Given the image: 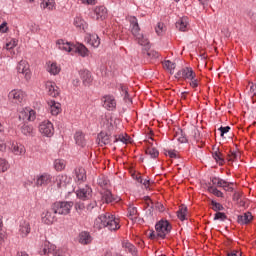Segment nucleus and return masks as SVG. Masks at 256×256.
<instances>
[{
    "label": "nucleus",
    "instance_id": "3",
    "mask_svg": "<svg viewBox=\"0 0 256 256\" xmlns=\"http://www.w3.org/2000/svg\"><path fill=\"white\" fill-rule=\"evenodd\" d=\"M52 209L58 215H69L73 209V202H56L52 205Z\"/></svg>",
    "mask_w": 256,
    "mask_h": 256
},
{
    "label": "nucleus",
    "instance_id": "4",
    "mask_svg": "<svg viewBox=\"0 0 256 256\" xmlns=\"http://www.w3.org/2000/svg\"><path fill=\"white\" fill-rule=\"evenodd\" d=\"M155 230L160 239H165L171 233V224L167 220H161L155 225Z\"/></svg>",
    "mask_w": 256,
    "mask_h": 256
},
{
    "label": "nucleus",
    "instance_id": "15",
    "mask_svg": "<svg viewBox=\"0 0 256 256\" xmlns=\"http://www.w3.org/2000/svg\"><path fill=\"white\" fill-rule=\"evenodd\" d=\"M193 77H197V74L193 71V68H183L182 70L178 71L176 73V78L177 79H193Z\"/></svg>",
    "mask_w": 256,
    "mask_h": 256
},
{
    "label": "nucleus",
    "instance_id": "49",
    "mask_svg": "<svg viewBox=\"0 0 256 256\" xmlns=\"http://www.w3.org/2000/svg\"><path fill=\"white\" fill-rule=\"evenodd\" d=\"M138 183H141L142 185H144L145 189H149V185H151V181H149L148 179H143L141 178V176L136 178Z\"/></svg>",
    "mask_w": 256,
    "mask_h": 256
},
{
    "label": "nucleus",
    "instance_id": "40",
    "mask_svg": "<svg viewBox=\"0 0 256 256\" xmlns=\"http://www.w3.org/2000/svg\"><path fill=\"white\" fill-rule=\"evenodd\" d=\"M128 217L131 221H135L137 217H139V213L137 212V208L133 206L128 207Z\"/></svg>",
    "mask_w": 256,
    "mask_h": 256
},
{
    "label": "nucleus",
    "instance_id": "62",
    "mask_svg": "<svg viewBox=\"0 0 256 256\" xmlns=\"http://www.w3.org/2000/svg\"><path fill=\"white\" fill-rule=\"evenodd\" d=\"M148 57H154V59H157L159 57V53L156 51H150L147 53Z\"/></svg>",
    "mask_w": 256,
    "mask_h": 256
},
{
    "label": "nucleus",
    "instance_id": "45",
    "mask_svg": "<svg viewBox=\"0 0 256 256\" xmlns=\"http://www.w3.org/2000/svg\"><path fill=\"white\" fill-rule=\"evenodd\" d=\"M117 141H121L122 143H129V136L123 134L115 136L114 143H117Z\"/></svg>",
    "mask_w": 256,
    "mask_h": 256
},
{
    "label": "nucleus",
    "instance_id": "16",
    "mask_svg": "<svg viewBox=\"0 0 256 256\" xmlns=\"http://www.w3.org/2000/svg\"><path fill=\"white\" fill-rule=\"evenodd\" d=\"M36 117L35 110L31 108H25L19 114V119H22V121H33Z\"/></svg>",
    "mask_w": 256,
    "mask_h": 256
},
{
    "label": "nucleus",
    "instance_id": "30",
    "mask_svg": "<svg viewBox=\"0 0 256 256\" xmlns=\"http://www.w3.org/2000/svg\"><path fill=\"white\" fill-rule=\"evenodd\" d=\"M47 71L50 75H59V73H61V66L56 62L48 63Z\"/></svg>",
    "mask_w": 256,
    "mask_h": 256
},
{
    "label": "nucleus",
    "instance_id": "29",
    "mask_svg": "<svg viewBox=\"0 0 256 256\" xmlns=\"http://www.w3.org/2000/svg\"><path fill=\"white\" fill-rule=\"evenodd\" d=\"M212 157L218 165L225 164V159L223 158V154L219 151V148H213Z\"/></svg>",
    "mask_w": 256,
    "mask_h": 256
},
{
    "label": "nucleus",
    "instance_id": "31",
    "mask_svg": "<svg viewBox=\"0 0 256 256\" xmlns=\"http://www.w3.org/2000/svg\"><path fill=\"white\" fill-rule=\"evenodd\" d=\"M74 139L76 141V144L80 147H85V145H87V141L85 140V135L83 134V132H76L74 135Z\"/></svg>",
    "mask_w": 256,
    "mask_h": 256
},
{
    "label": "nucleus",
    "instance_id": "44",
    "mask_svg": "<svg viewBox=\"0 0 256 256\" xmlns=\"http://www.w3.org/2000/svg\"><path fill=\"white\" fill-rule=\"evenodd\" d=\"M21 132L23 133V135H33V126H29L27 124H24L21 127Z\"/></svg>",
    "mask_w": 256,
    "mask_h": 256
},
{
    "label": "nucleus",
    "instance_id": "48",
    "mask_svg": "<svg viewBox=\"0 0 256 256\" xmlns=\"http://www.w3.org/2000/svg\"><path fill=\"white\" fill-rule=\"evenodd\" d=\"M157 35H163L165 33V24L159 22L155 28Z\"/></svg>",
    "mask_w": 256,
    "mask_h": 256
},
{
    "label": "nucleus",
    "instance_id": "28",
    "mask_svg": "<svg viewBox=\"0 0 256 256\" xmlns=\"http://www.w3.org/2000/svg\"><path fill=\"white\" fill-rule=\"evenodd\" d=\"M91 241H93V238L89 232L84 231L79 234V243H81V245H89Z\"/></svg>",
    "mask_w": 256,
    "mask_h": 256
},
{
    "label": "nucleus",
    "instance_id": "32",
    "mask_svg": "<svg viewBox=\"0 0 256 256\" xmlns=\"http://www.w3.org/2000/svg\"><path fill=\"white\" fill-rule=\"evenodd\" d=\"M101 195L103 203H113V201H117L109 190L104 191Z\"/></svg>",
    "mask_w": 256,
    "mask_h": 256
},
{
    "label": "nucleus",
    "instance_id": "14",
    "mask_svg": "<svg viewBox=\"0 0 256 256\" xmlns=\"http://www.w3.org/2000/svg\"><path fill=\"white\" fill-rule=\"evenodd\" d=\"M74 45L75 44L63 39H59L56 41L57 49H59L60 51H64L65 53H71V55H73Z\"/></svg>",
    "mask_w": 256,
    "mask_h": 256
},
{
    "label": "nucleus",
    "instance_id": "51",
    "mask_svg": "<svg viewBox=\"0 0 256 256\" xmlns=\"http://www.w3.org/2000/svg\"><path fill=\"white\" fill-rule=\"evenodd\" d=\"M227 219V215L223 212H217L214 216V221H225Z\"/></svg>",
    "mask_w": 256,
    "mask_h": 256
},
{
    "label": "nucleus",
    "instance_id": "33",
    "mask_svg": "<svg viewBox=\"0 0 256 256\" xmlns=\"http://www.w3.org/2000/svg\"><path fill=\"white\" fill-rule=\"evenodd\" d=\"M40 7L42 9H48V11H53L55 9V0H43Z\"/></svg>",
    "mask_w": 256,
    "mask_h": 256
},
{
    "label": "nucleus",
    "instance_id": "60",
    "mask_svg": "<svg viewBox=\"0 0 256 256\" xmlns=\"http://www.w3.org/2000/svg\"><path fill=\"white\" fill-rule=\"evenodd\" d=\"M155 208L158 210V211H160V213H163V211H165V206H163V204H161V203H156V205H155Z\"/></svg>",
    "mask_w": 256,
    "mask_h": 256
},
{
    "label": "nucleus",
    "instance_id": "34",
    "mask_svg": "<svg viewBox=\"0 0 256 256\" xmlns=\"http://www.w3.org/2000/svg\"><path fill=\"white\" fill-rule=\"evenodd\" d=\"M122 247L125 249V251H128V253H131L132 255H135L136 248L129 240H124L122 242Z\"/></svg>",
    "mask_w": 256,
    "mask_h": 256
},
{
    "label": "nucleus",
    "instance_id": "5",
    "mask_svg": "<svg viewBox=\"0 0 256 256\" xmlns=\"http://www.w3.org/2000/svg\"><path fill=\"white\" fill-rule=\"evenodd\" d=\"M25 97H27L25 92L23 90H19V89H14V90L10 91L8 94V100L11 103H15L16 105H21L22 103H24Z\"/></svg>",
    "mask_w": 256,
    "mask_h": 256
},
{
    "label": "nucleus",
    "instance_id": "54",
    "mask_svg": "<svg viewBox=\"0 0 256 256\" xmlns=\"http://www.w3.org/2000/svg\"><path fill=\"white\" fill-rule=\"evenodd\" d=\"M190 87H192V89H197V87H199V80L195 77H192L190 80Z\"/></svg>",
    "mask_w": 256,
    "mask_h": 256
},
{
    "label": "nucleus",
    "instance_id": "26",
    "mask_svg": "<svg viewBox=\"0 0 256 256\" xmlns=\"http://www.w3.org/2000/svg\"><path fill=\"white\" fill-rule=\"evenodd\" d=\"M253 221V214L251 212H246L238 216V223L240 225H249Z\"/></svg>",
    "mask_w": 256,
    "mask_h": 256
},
{
    "label": "nucleus",
    "instance_id": "10",
    "mask_svg": "<svg viewBox=\"0 0 256 256\" xmlns=\"http://www.w3.org/2000/svg\"><path fill=\"white\" fill-rule=\"evenodd\" d=\"M55 210H46L41 215L42 223L45 225H53L57 221V217L55 216Z\"/></svg>",
    "mask_w": 256,
    "mask_h": 256
},
{
    "label": "nucleus",
    "instance_id": "13",
    "mask_svg": "<svg viewBox=\"0 0 256 256\" xmlns=\"http://www.w3.org/2000/svg\"><path fill=\"white\" fill-rule=\"evenodd\" d=\"M29 233H31V223L27 220L21 221L18 227V235L22 239H25L26 237H29Z\"/></svg>",
    "mask_w": 256,
    "mask_h": 256
},
{
    "label": "nucleus",
    "instance_id": "11",
    "mask_svg": "<svg viewBox=\"0 0 256 256\" xmlns=\"http://www.w3.org/2000/svg\"><path fill=\"white\" fill-rule=\"evenodd\" d=\"M211 182L216 187H222V189H224V191H228L230 193H233V183L227 182V181H225L221 178H217V177H213L211 179Z\"/></svg>",
    "mask_w": 256,
    "mask_h": 256
},
{
    "label": "nucleus",
    "instance_id": "1",
    "mask_svg": "<svg viewBox=\"0 0 256 256\" xmlns=\"http://www.w3.org/2000/svg\"><path fill=\"white\" fill-rule=\"evenodd\" d=\"M94 226L96 229H103V227H107L109 231H117V229L121 228L119 224V218L115 216L105 213L98 216L94 222Z\"/></svg>",
    "mask_w": 256,
    "mask_h": 256
},
{
    "label": "nucleus",
    "instance_id": "37",
    "mask_svg": "<svg viewBox=\"0 0 256 256\" xmlns=\"http://www.w3.org/2000/svg\"><path fill=\"white\" fill-rule=\"evenodd\" d=\"M146 155H149L151 159H157V157H159V150H157V148H155L154 146H149L146 149Z\"/></svg>",
    "mask_w": 256,
    "mask_h": 256
},
{
    "label": "nucleus",
    "instance_id": "7",
    "mask_svg": "<svg viewBox=\"0 0 256 256\" xmlns=\"http://www.w3.org/2000/svg\"><path fill=\"white\" fill-rule=\"evenodd\" d=\"M53 182V176L49 173H42L36 176L35 185L36 187H47Z\"/></svg>",
    "mask_w": 256,
    "mask_h": 256
},
{
    "label": "nucleus",
    "instance_id": "39",
    "mask_svg": "<svg viewBox=\"0 0 256 256\" xmlns=\"http://www.w3.org/2000/svg\"><path fill=\"white\" fill-rule=\"evenodd\" d=\"M188 25L189 23L187 22V18H182L176 22V28L179 29V31H187Z\"/></svg>",
    "mask_w": 256,
    "mask_h": 256
},
{
    "label": "nucleus",
    "instance_id": "8",
    "mask_svg": "<svg viewBox=\"0 0 256 256\" xmlns=\"http://www.w3.org/2000/svg\"><path fill=\"white\" fill-rule=\"evenodd\" d=\"M39 132L44 137H53L55 133V128L53 127V123H51V121H43L39 125Z\"/></svg>",
    "mask_w": 256,
    "mask_h": 256
},
{
    "label": "nucleus",
    "instance_id": "6",
    "mask_svg": "<svg viewBox=\"0 0 256 256\" xmlns=\"http://www.w3.org/2000/svg\"><path fill=\"white\" fill-rule=\"evenodd\" d=\"M17 73L23 75L26 81L31 79V69L29 68V63L25 60H21L16 66Z\"/></svg>",
    "mask_w": 256,
    "mask_h": 256
},
{
    "label": "nucleus",
    "instance_id": "59",
    "mask_svg": "<svg viewBox=\"0 0 256 256\" xmlns=\"http://www.w3.org/2000/svg\"><path fill=\"white\" fill-rule=\"evenodd\" d=\"M149 239H159V235H157V231H151L148 235Z\"/></svg>",
    "mask_w": 256,
    "mask_h": 256
},
{
    "label": "nucleus",
    "instance_id": "25",
    "mask_svg": "<svg viewBox=\"0 0 256 256\" xmlns=\"http://www.w3.org/2000/svg\"><path fill=\"white\" fill-rule=\"evenodd\" d=\"M48 107L50 109L51 115L57 116L59 113H61V103L59 102H56L54 100H49Z\"/></svg>",
    "mask_w": 256,
    "mask_h": 256
},
{
    "label": "nucleus",
    "instance_id": "50",
    "mask_svg": "<svg viewBox=\"0 0 256 256\" xmlns=\"http://www.w3.org/2000/svg\"><path fill=\"white\" fill-rule=\"evenodd\" d=\"M239 157V153L235 151H230V153L227 156L228 161H237V158Z\"/></svg>",
    "mask_w": 256,
    "mask_h": 256
},
{
    "label": "nucleus",
    "instance_id": "55",
    "mask_svg": "<svg viewBox=\"0 0 256 256\" xmlns=\"http://www.w3.org/2000/svg\"><path fill=\"white\" fill-rule=\"evenodd\" d=\"M120 91H122L124 95V99H127L129 97V92L127 91V86L125 84H120L119 86Z\"/></svg>",
    "mask_w": 256,
    "mask_h": 256
},
{
    "label": "nucleus",
    "instance_id": "61",
    "mask_svg": "<svg viewBox=\"0 0 256 256\" xmlns=\"http://www.w3.org/2000/svg\"><path fill=\"white\" fill-rule=\"evenodd\" d=\"M241 192H235L233 195V200L237 201V203H239V200L241 199Z\"/></svg>",
    "mask_w": 256,
    "mask_h": 256
},
{
    "label": "nucleus",
    "instance_id": "52",
    "mask_svg": "<svg viewBox=\"0 0 256 256\" xmlns=\"http://www.w3.org/2000/svg\"><path fill=\"white\" fill-rule=\"evenodd\" d=\"M5 235L7 233L5 232V228H3V217L0 216V239H5Z\"/></svg>",
    "mask_w": 256,
    "mask_h": 256
},
{
    "label": "nucleus",
    "instance_id": "2",
    "mask_svg": "<svg viewBox=\"0 0 256 256\" xmlns=\"http://www.w3.org/2000/svg\"><path fill=\"white\" fill-rule=\"evenodd\" d=\"M128 21L130 23L131 33L134 35V37H136V39H138V43L140 45H149V40L145 39L141 33H139L141 28H139V22L137 18L134 16H129Z\"/></svg>",
    "mask_w": 256,
    "mask_h": 256
},
{
    "label": "nucleus",
    "instance_id": "64",
    "mask_svg": "<svg viewBox=\"0 0 256 256\" xmlns=\"http://www.w3.org/2000/svg\"><path fill=\"white\" fill-rule=\"evenodd\" d=\"M227 256H241V252L234 250L231 253H228Z\"/></svg>",
    "mask_w": 256,
    "mask_h": 256
},
{
    "label": "nucleus",
    "instance_id": "41",
    "mask_svg": "<svg viewBox=\"0 0 256 256\" xmlns=\"http://www.w3.org/2000/svg\"><path fill=\"white\" fill-rule=\"evenodd\" d=\"M175 63L171 62V60H165L163 62V68L166 69V71H169L171 74L175 71Z\"/></svg>",
    "mask_w": 256,
    "mask_h": 256
},
{
    "label": "nucleus",
    "instance_id": "12",
    "mask_svg": "<svg viewBox=\"0 0 256 256\" xmlns=\"http://www.w3.org/2000/svg\"><path fill=\"white\" fill-rule=\"evenodd\" d=\"M8 151H11L14 155H25V146L16 142V141H9L8 142Z\"/></svg>",
    "mask_w": 256,
    "mask_h": 256
},
{
    "label": "nucleus",
    "instance_id": "56",
    "mask_svg": "<svg viewBox=\"0 0 256 256\" xmlns=\"http://www.w3.org/2000/svg\"><path fill=\"white\" fill-rule=\"evenodd\" d=\"M218 131H220V135H221V137H223V135H225V133H229V131H231V127H229V126H226V127H223V126H221L219 129H218Z\"/></svg>",
    "mask_w": 256,
    "mask_h": 256
},
{
    "label": "nucleus",
    "instance_id": "17",
    "mask_svg": "<svg viewBox=\"0 0 256 256\" xmlns=\"http://www.w3.org/2000/svg\"><path fill=\"white\" fill-rule=\"evenodd\" d=\"M103 101V108L107 109L108 111H113L115 107H117V101L115 100V97L111 95L104 96L102 98Z\"/></svg>",
    "mask_w": 256,
    "mask_h": 256
},
{
    "label": "nucleus",
    "instance_id": "47",
    "mask_svg": "<svg viewBox=\"0 0 256 256\" xmlns=\"http://www.w3.org/2000/svg\"><path fill=\"white\" fill-rule=\"evenodd\" d=\"M211 205H212V209L213 211H223V205H221V203L216 202L214 200L211 201Z\"/></svg>",
    "mask_w": 256,
    "mask_h": 256
},
{
    "label": "nucleus",
    "instance_id": "43",
    "mask_svg": "<svg viewBox=\"0 0 256 256\" xmlns=\"http://www.w3.org/2000/svg\"><path fill=\"white\" fill-rule=\"evenodd\" d=\"M208 191L209 193H212V195H215V197H221V198L224 197L223 192H221V190L217 189L214 186L208 187Z\"/></svg>",
    "mask_w": 256,
    "mask_h": 256
},
{
    "label": "nucleus",
    "instance_id": "36",
    "mask_svg": "<svg viewBox=\"0 0 256 256\" xmlns=\"http://www.w3.org/2000/svg\"><path fill=\"white\" fill-rule=\"evenodd\" d=\"M177 216L180 221H185V219H187V206L181 205L177 212Z\"/></svg>",
    "mask_w": 256,
    "mask_h": 256
},
{
    "label": "nucleus",
    "instance_id": "58",
    "mask_svg": "<svg viewBox=\"0 0 256 256\" xmlns=\"http://www.w3.org/2000/svg\"><path fill=\"white\" fill-rule=\"evenodd\" d=\"M7 22H3L1 25H0V33H7Z\"/></svg>",
    "mask_w": 256,
    "mask_h": 256
},
{
    "label": "nucleus",
    "instance_id": "21",
    "mask_svg": "<svg viewBox=\"0 0 256 256\" xmlns=\"http://www.w3.org/2000/svg\"><path fill=\"white\" fill-rule=\"evenodd\" d=\"M46 89L50 97H59V87H57V84H55V82H46Z\"/></svg>",
    "mask_w": 256,
    "mask_h": 256
},
{
    "label": "nucleus",
    "instance_id": "42",
    "mask_svg": "<svg viewBox=\"0 0 256 256\" xmlns=\"http://www.w3.org/2000/svg\"><path fill=\"white\" fill-rule=\"evenodd\" d=\"M54 167L56 171H63L65 169V160L56 159L54 161Z\"/></svg>",
    "mask_w": 256,
    "mask_h": 256
},
{
    "label": "nucleus",
    "instance_id": "18",
    "mask_svg": "<svg viewBox=\"0 0 256 256\" xmlns=\"http://www.w3.org/2000/svg\"><path fill=\"white\" fill-rule=\"evenodd\" d=\"M56 251H57V247L55 245L49 242H45L42 245L39 253L40 255H54Z\"/></svg>",
    "mask_w": 256,
    "mask_h": 256
},
{
    "label": "nucleus",
    "instance_id": "35",
    "mask_svg": "<svg viewBox=\"0 0 256 256\" xmlns=\"http://www.w3.org/2000/svg\"><path fill=\"white\" fill-rule=\"evenodd\" d=\"M74 25L75 27H77L78 29H82V31H85L87 29V23L85 22V20H83V18L81 17H76L74 19Z\"/></svg>",
    "mask_w": 256,
    "mask_h": 256
},
{
    "label": "nucleus",
    "instance_id": "38",
    "mask_svg": "<svg viewBox=\"0 0 256 256\" xmlns=\"http://www.w3.org/2000/svg\"><path fill=\"white\" fill-rule=\"evenodd\" d=\"M10 167L11 165L9 164V161H7V159L0 158V173H7Z\"/></svg>",
    "mask_w": 256,
    "mask_h": 256
},
{
    "label": "nucleus",
    "instance_id": "23",
    "mask_svg": "<svg viewBox=\"0 0 256 256\" xmlns=\"http://www.w3.org/2000/svg\"><path fill=\"white\" fill-rule=\"evenodd\" d=\"M56 183L59 189H63V187L65 188L67 185L71 184V177H68L67 175H59L56 177Z\"/></svg>",
    "mask_w": 256,
    "mask_h": 256
},
{
    "label": "nucleus",
    "instance_id": "19",
    "mask_svg": "<svg viewBox=\"0 0 256 256\" xmlns=\"http://www.w3.org/2000/svg\"><path fill=\"white\" fill-rule=\"evenodd\" d=\"M93 18L99 21H103L104 19H107V8L105 6H98L94 9L93 12Z\"/></svg>",
    "mask_w": 256,
    "mask_h": 256
},
{
    "label": "nucleus",
    "instance_id": "57",
    "mask_svg": "<svg viewBox=\"0 0 256 256\" xmlns=\"http://www.w3.org/2000/svg\"><path fill=\"white\" fill-rule=\"evenodd\" d=\"M53 256H67V253L65 250L59 249L54 252Z\"/></svg>",
    "mask_w": 256,
    "mask_h": 256
},
{
    "label": "nucleus",
    "instance_id": "63",
    "mask_svg": "<svg viewBox=\"0 0 256 256\" xmlns=\"http://www.w3.org/2000/svg\"><path fill=\"white\" fill-rule=\"evenodd\" d=\"M250 93L251 95L256 93V85L253 83L250 84Z\"/></svg>",
    "mask_w": 256,
    "mask_h": 256
},
{
    "label": "nucleus",
    "instance_id": "22",
    "mask_svg": "<svg viewBox=\"0 0 256 256\" xmlns=\"http://www.w3.org/2000/svg\"><path fill=\"white\" fill-rule=\"evenodd\" d=\"M85 40L88 45H91V47L97 48L99 45H101V39H99L97 34H87Z\"/></svg>",
    "mask_w": 256,
    "mask_h": 256
},
{
    "label": "nucleus",
    "instance_id": "27",
    "mask_svg": "<svg viewBox=\"0 0 256 256\" xmlns=\"http://www.w3.org/2000/svg\"><path fill=\"white\" fill-rule=\"evenodd\" d=\"M76 174V182L78 183H84V181H87V172L85 171V168H76L75 170Z\"/></svg>",
    "mask_w": 256,
    "mask_h": 256
},
{
    "label": "nucleus",
    "instance_id": "46",
    "mask_svg": "<svg viewBox=\"0 0 256 256\" xmlns=\"http://www.w3.org/2000/svg\"><path fill=\"white\" fill-rule=\"evenodd\" d=\"M17 45V40L11 39L9 42L6 43L4 46V49L7 51H11L12 49H15V46Z\"/></svg>",
    "mask_w": 256,
    "mask_h": 256
},
{
    "label": "nucleus",
    "instance_id": "24",
    "mask_svg": "<svg viewBox=\"0 0 256 256\" xmlns=\"http://www.w3.org/2000/svg\"><path fill=\"white\" fill-rule=\"evenodd\" d=\"M80 77L83 85H85L86 87H88V85H91V83H93V77L91 76V72L89 70H81Z\"/></svg>",
    "mask_w": 256,
    "mask_h": 256
},
{
    "label": "nucleus",
    "instance_id": "20",
    "mask_svg": "<svg viewBox=\"0 0 256 256\" xmlns=\"http://www.w3.org/2000/svg\"><path fill=\"white\" fill-rule=\"evenodd\" d=\"M75 53H78L80 57H89V50L83 44H74L72 55H75Z\"/></svg>",
    "mask_w": 256,
    "mask_h": 256
},
{
    "label": "nucleus",
    "instance_id": "53",
    "mask_svg": "<svg viewBox=\"0 0 256 256\" xmlns=\"http://www.w3.org/2000/svg\"><path fill=\"white\" fill-rule=\"evenodd\" d=\"M9 147V144L5 143V140L0 138V153H5Z\"/></svg>",
    "mask_w": 256,
    "mask_h": 256
},
{
    "label": "nucleus",
    "instance_id": "9",
    "mask_svg": "<svg viewBox=\"0 0 256 256\" xmlns=\"http://www.w3.org/2000/svg\"><path fill=\"white\" fill-rule=\"evenodd\" d=\"M76 197L81 201H89V199L93 197V189H91L89 185H86L83 188H79L76 191Z\"/></svg>",
    "mask_w": 256,
    "mask_h": 256
}]
</instances>
